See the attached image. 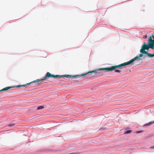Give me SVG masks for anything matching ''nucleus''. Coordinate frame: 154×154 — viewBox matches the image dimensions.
<instances>
[{
    "instance_id": "obj_2",
    "label": "nucleus",
    "mask_w": 154,
    "mask_h": 154,
    "mask_svg": "<svg viewBox=\"0 0 154 154\" xmlns=\"http://www.w3.org/2000/svg\"><path fill=\"white\" fill-rule=\"evenodd\" d=\"M118 66V65L112 66L111 67H109L103 68H100L95 70L89 71L85 73L82 74L80 75H75V76H76V77H77L84 76L87 75H90L89 74L90 73L91 74H92L94 73H95V74H97V73H101L102 72L100 71V70H104L106 71L109 72L112 71L114 70H116V69L117 68H119L120 69L122 68V67H121V66Z\"/></svg>"
},
{
    "instance_id": "obj_4",
    "label": "nucleus",
    "mask_w": 154,
    "mask_h": 154,
    "mask_svg": "<svg viewBox=\"0 0 154 154\" xmlns=\"http://www.w3.org/2000/svg\"><path fill=\"white\" fill-rule=\"evenodd\" d=\"M151 45L149 43L148 45H146L145 44H144L142 46L141 49H140V51L142 53L146 54L147 52L145 51V50H148L149 48H152V47L151 46Z\"/></svg>"
},
{
    "instance_id": "obj_3",
    "label": "nucleus",
    "mask_w": 154,
    "mask_h": 154,
    "mask_svg": "<svg viewBox=\"0 0 154 154\" xmlns=\"http://www.w3.org/2000/svg\"><path fill=\"white\" fill-rule=\"evenodd\" d=\"M143 56V54H141L139 55V56H136L135 57L133 58V59H131L129 61H128L127 62H125L123 63H122L118 65V66H121L122 67V66H124L126 65H127L130 64H131L132 63H133L135 60L139 59L140 57H142Z\"/></svg>"
},
{
    "instance_id": "obj_11",
    "label": "nucleus",
    "mask_w": 154,
    "mask_h": 154,
    "mask_svg": "<svg viewBox=\"0 0 154 154\" xmlns=\"http://www.w3.org/2000/svg\"><path fill=\"white\" fill-rule=\"evenodd\" d=\"M121 72V71L119 70H116L115 71V72L118 73H120Z\"/></svg>"
},
{
    "instance_id": "obj_9",
    "label": "nucleus",
    "mask_w": 154,
    "mask_h": 154,
    "mask_svg": "<svg viewBox=\"0 0 154 154\" xmlns=\"http://www.w3.org/2000/svg\"><path fill=\"white\" fill-rule=\"evenodd\" d=\"M14 125H15L13 123H11V124H9L8 125V126H9V127H11V126Z\"/></svg>"
},
{
    "instance_id": "obj_8",
    "label": "nucleus",
    "mask_w": 154,
    "mask_h": 154,
    "mask_svg": "<svg viewBox=\"0 0 154 154\" xmlns=\"http://www.w3.org/2000/svg\"><path fill=\"white\" fill-rule=\"evenodd\" d=\"M44 108V106H40L38 107L37 109L38 110L43 109Z\"/></svg>"
},
{
    "instance_id": "obj_13",
    "label": "nucleus",
    "mask_w": 154,
    "mask_h": 154,
    "mask_svg": "<svg viewBox=\"0 0 154 154\" xmlns=\"http://www.w3.org/2000/svg\"><path fill=\"white\" fill-rule=\"evenodd\" d=\"M141 132H142V131H137L136 132V133H141Z\"/></svg>"
},
{
    "instance_id": "obj_14",
    "label": "nucleus",
    "mask_w": 154,
    "mask_h": 154,
    "mask_svg": "<svg viewBox=\"0 0 154 154\" xmlns=\"http://www.w3.org/2000/svg\"><path fill=\"white\" fill-rule=\"evenodd\" d=\"M26 86V85H22L21 86H23V87H25Z\"/></svg>"
},
{
    "instance_id": "obj_7",
    "label": "nucleus",
    "mask_w": 154,
    "mask_h": 154,
    "mask_svg": "<svg viewBox=\"0 0 154 154\" xmlns=\"http://www.w3.org/2000/svg\"><path fill=\"white\" fill-rule=\"evenodd\" d=\"M154 123V121L150 122L149 123L145 124L146 126H150Z\"/></svg>"
},
{
    "instance_id": "obj_5",
    "label": "nucleus",
    "mask_w": 154,
    "mask_h": 154,
    "mask_svg": "<svg viewBox=\"0 0 154 154\" xmlns=\"http://www.w3.org/2000/svg\"><path fill=\"white\" fill-rule=\"evenodd\" d=\"M152 37L153 40L152 39L151 36H150L149 38V42L151 45V46L152 47V48L153 49L154 48V35H153Z\"/></svg>"
},
{
    "instance_id": "obj_15",
    "label": "nucleus",
    "mask_w": 154,
    "mask_h": 154,
    "mask_svg": "<svg viewBox=\"0 0 154 154\" xmlns=\"http://www.w3.org/2000/svg\"><path fill=\"white\" fill-rule=\"evenodd\" d=\"M144 37H145V38H146V37H147V35H146V36H144Z\"/></svg>"
},
{
    "instance_id": "obj_6",
    "label": "nucleus",
    "mask_w": 154,
    "mask_h": 154,
    "mask_svg": "<svg viewBox=\"0 0 154 154\" xmlns=\"http://www.w3.org/2000/svg\"><path fill=\"white\" fill-rule=\"evenodd\" d=\"M12 87H5V88H4L3 89H2V90H0V92H2V91L7 90L9 89H10Z\"/></svg>"
},
{
    "instance_id": "obj_10",
    "label": "nucleus",
    "mask_w": 154,
    "mask_h": 154,
    "mask_svg": "<svg viewBox=\"0 0 154 154\" xmlns=\"http://www.w3.org/2000/svg\"><path fill=\"white\" fill-rule=\"evenodd\" d=\"M131 130H127L125 132L126 134H127L131 133Z\"/></svg>"
},
{
    "instance_id": "obj_1",
    "label": "nucleus",
    "mask_w": 154,
    "mask_h": 154,
    "mask_svg": "<svg viewBox=\"0 0 154 154\" xmlns=\"http://www.w3.org/2000/svg\"><path fill=\"white\" fill-rule=\"evenodd\" d=\"M64 77H65L67 78L72 77L75 78L76 77V76H75V75L73 76L71 75H54V74H51L49 72H48L46 73V75L45 76L43 79H42L41 80L37 79L36 80H35L34 81H33V82H29V85L32 83H34L35 84V85L37 86H38V85L41 84L42 82H43L44 81L46 80V79H48V78L49 77L58 78L59 79H60L61 78Z\"/></svg>"
},
{
    "instance_id": "obj_16",
    "label": "nucleus",
    "mask_w": 154,
    "mask_h": 154,
    "mask_svg": "<svg viewBox=\"0 0 154 154\" xmlns=\"http://www.w3.org/2000/svg\"><path fill=\"white\" fill-rule=\"evenodd\" d=\"M27 85H29V83H27Z\"/></svg>"
},
{
    "instance_id": "obj_12",
    "label": "nucleus",
    "mask_w": 154,
    "mask_h": 154,
    "mask_svg": "<svg viewBox=\"0 0 154 154\" xmlns=\"http://www.w3.org/2000/svg\"><path fill=\"white\" fill-rule=\"evenodd\" d=\"M149 149H154V146H151L149 147Z\"/></svg>"
}]
</instances>
